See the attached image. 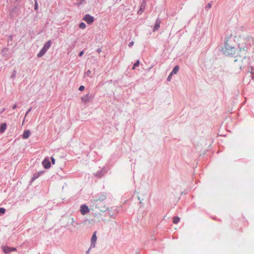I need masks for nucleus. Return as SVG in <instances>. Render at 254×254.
I'll list each match as a JSON object with an SVG mask.
<instances>
[{
  "instance_id": "11",
  "label": "nucleus",
  "mask_w": 254,
  "mask_h": 254,
  "mask_svg": "<svg viewBox=\"0 0 254 254\" xmlns=\"http://www.w3.org/2000/svg\"><path fill=\"white\" fill-rule=\"evenodd\" d=\"M47 50L46 49H45V48H44L43 47V48L41 49L40 52L38 54L37 56L39 58L42 57L45 54V53L47 52Z\"/></svg>"
},
{
  "instance_id": "20",
  "label": "nucleus",
  "mask_w": 254,
  "mask_h": 254,
  "mask_svg": "<svg viewBox=\"0 0 254 254\" xmlns=\"http://www.w3.org/2000/svg\"><path fill=\"white\" fill-rule=\"evenodd\" d=\"M5 210L3 208H0V215L5 213Z\"/></svg>"
},
{
  "instance_id": "3",
  "label": "nucleus",
  "mask_w": 254,
  "mask_h": 254,
  "mask_svg": "<svg viewBox=\"0 0 254 254\" xmlns=\"http://www.w3.org/2000/svg\"><path fill=\"white\" fill-rule=\"evenodd\" d=\"M80 211L82 215H84L89 212V209L86 205L83 204L80 207Z\"/></svg>"
},
{
  "instance_id": "12",
  "label": "nucleus",
  "mask_w": 254,
  "mask_h": 254,
  "mask_svg": "<svg viewBox=\"0 0 254 254\" xmlns=\"http://www.w3.org/2000/svg\"><path fill=\"white\" fill-rule=\"evenodd\" d=\"M160 24V21L158 20H157L156 21V23H155L154 29H153L154 31L157 30L159 28Z\"/></svg>"
},
{
  "instance_id": "2",
  "label": "nucleus",
  "mask_w": 254,
  "mask_h": 254,
  "mask_svg": "<svg viewBox=\"0 0 254 254\" xmlns=\"http://www.w3.org/2000/svg\"><path fill=\"white\" fill-rule=\"evenodd\" d=\"M82 19L83 20L85 21L86 22V23L88 24H92L94 21V17L92 16H91L88 14H85L83 16Z\"/></svg>"
},
{
  "instance_id": "10",
  "label": "nucleus",
  "mask_w": 254,
  "mask_h": 254,
  "mask_svg": "<svg viewBox=\"0 0 254 254\" xmlns=\"http://www.w3.org/2000/svg\"><path fill=\"white\" fill-rule=\"evenodd\" d=\"M7 125L6 123H3L1 126L0 127V132L1 133H3L5 129H6Z\"/></svg>"
},
{
  "instance_id": "17",
  "label": "nucleus",
  "mask_w": 254,
  "mask_h": 254,
  "mask_svg": "<svg viewBox=\"0 0 254 254\" xmlns=\"http://www.w3.org/2000/svg\"><path fill=\"white\" fill-rule=\"evenodd\" d=\"M86 25L84 22H81L79 25V27L82 29H84L86 28Z\"/></svg>"
},
{
  "instance_id": "21",
  "label": "nucleus",
  "mask_w": 254,
  "mask_h": 254,
  "mask_svg": "<svg viewBox=\"0 0 254 254\" xmlns=\"http://www.w3.org/2000/svg\"><path fill=\"white\" fill-rule=\"evenodd\" d=\"M85 87L83 85H81L79 88V90L83 91Z\"/></svg>"
},
{
  "instance_id": "23",
  "label": "nucleus",
  "mask_w": 254,
  "mask_h": 254,
  "mask_svg": "<svg viewBox=\"0 0 254 254\" xmlns=\"http://www.w3.org/2000/svg\"><path fill=\"white\" fill-rule=\"evenodd\" d=\"M51 160H52L53 164H55V159L53 157H51Z\"/></svg>"
},
{
  "instance_id": "15",
  "label": "nucleus",
  "mask_w": 254,
  "mask_h": 254,
  "mask_svg": "<svg viewBox=\"0 0 254 254\" xmlns=\"http://www.w3.org/2000/svg\"><path fill=\"white\" fill-rule=\"evenodd\" d=\"M144 7H145L144 5H143V4H142L140 6V9L137 11V14H142V13L143 12V11L144 10Z\"/></svg>"
},
{
  "instance_id": "24",
  "label": "nucleus",
  "mask_w": 254,
  "mask_h": 254,
  "mask_svg": "<svg viewBox=\"0 0 254 254\" xmlns=\"http://www.w3.org/2000/svg\"><path fill=\"white\" fill-rule=\"evenodd\" d=\"M91 73V71L88 70L86 73H85V75H87V76H88L89 75V74Z\"/></svg>"
},
{
  "instance_id": "5",
  "label": "nucleus",
  "mask_w": 254,
  "mask_h": 254,
  "mask_svg": "<svg viewBox=\"0 0 254 254\" xmlns=\"http://www.w3.org/2000/svg\"><path fill=\"white\" fill-rule=\"evenodd\" d=\"M2 249L4 253L5 254L9 253L10 252H14L16 251V249L15 248H11L8 247H4L2 248Z\"/></svg>"
},
{
  "instance_id": "4",
  "label": "nucleus",
  "mask_w": 254,
  "mask_h": 254,
  "mask_svg": "<svg viewBox=\"0 0 254 254\" xmlns=\"http://www.w3.org/2000/svg\"><path fill=\"white\" fill-rule=\"evenodd\" d=\"M42 165L45 169H49L51 166V162L47 158H45L42 161Z\"/></svg>"
},
{
  "instance_id": "30",
  "label": "nucleus",
  "mask_w": 254,
  "mask_h": 254,
  "mask_svg": "<svg viewBox=\"0 0 254 254\" xmlns=\"http://www.w3.org/2000/svg\"><path fill=\"white\" fill-rule=\"evenodd\" d=\"M208 6H209V7H211V5H210V4L208 5Z\"/></svg>"
},
{
  "instance_id": "14",
  "label": "nucleus",
  "mask_w": 254,
  "mask_h": 254,
  "mask_svg": "<svg viewBox=\"0 0 254 254\" xmlns=\"http://www.w3.org/2000/svg\"><path fill=\"white\" fill-rule=\"evenodd\" d=\"M179 69V66L178 65H176L173 68L172 71L171 72L172 74H176Z\"/></svg>"
},
{
  "instance_id": "18",
  "label": "nucleus",
  "mask_w": 254,
  "mask_h": 254,
  "mask_svg": "<svg viewBox=\"0 0 254 254\" xmlns=\"http://www.w3.org/2000/svg\"><path fill=\"white\" fill-rule=\"evenodd\" d=\"M41 173H38L36 175H34V176L33 177L32 179V181H34L36 179H37L39 176H40V175H41Z\"/></svg>"
},
{
  "instance_id": "19",
  "label": "nucleus",
  "mask_w": 254,
  "mask_h": 254,
  "mask_svg": "<svg viewBox=\"0 0 254 254\" xmlns=\"http://www.w3.org/2000/svg\"><path fill=\"white\" fill-rule=\"evenodd\" d=\"M139 64H140L139 61L137 60L136 61V62L134 64L132 69H134L136 67L138 66L139 65Z\"/></svg>"
},
{
  "instance_id": "26",
  "label": "nucleus",
  "mask_w": 254,
  "mask_h": 254,
  "mask_svg": "<svg viewBox=\"0 0 254 254\" xmlns=\"http://www.w3.org/2000/svg\"><path fill=\"white\" fill-rule=\"evenodd\" d=\"M83 53H84L83 51H81L79 54V56L81 57L83 55Z\"/></svg>"
},
{
  "instance_id": "16",
  "label": "nucleus",
  "mask_w": 254,
  "mask_h": 254,
  "mask_svg": "<svg viewBox=\"0 0 254 254\" xmlns=\"http://www.w3.org/2000/svg\"><path fill=\"white\" fill-rule=\"evenodd\" d=\"M180 221V218L179 217L176 216L173 218V223L174 224H177Z\"/></svg>"
},
{
  "instance_id": "6",
  "label": "nucleus",
  "mask_w": 254,
  "mask_h": 254,
  "mask_svg": "<svg viewBox=\"0 0 254 254\" xmlns=\"http://www.w3.org/2000/svg\"><path fill=\"white\" fill-rule=\"evenodd\" d=\"M97 241V237H96V232H94L91 240V246H93V247H95V242Z\"/></svg>"
},
{
  "instance_id": "9",
  "label": "nucleus",
  "mask_w": 254,
  "mask_h": 254,
  "mask_svg": "<svg viewBox=\"0 0 254 254\" xmlns=\"http://www.w3.org/2000/svg\"><path fill=\"white\" fill-rule=\"evenodd\" d=\"M90 98L89 94H86L81 97V100L85 103L89 102L90 101Z\"/></svg>"
},
{
  "instance_id": "27",
  "label": "nucleus",
  "mask_w": 254,
  "mask_h": 254,
  "mask_svg": "<svg viewBox=\"0 0 254 254\" xmlns=\"http://www.w3.org/2000/svg\"><path fill=\"white\" fill-rule=\"evenodd\" d=\"M35 9H37V2L35 3Z\"/></svg>"
},
{
  "instance_id": "7",
  "label": "nucleus",
  "mask_w": 254,
  "mask_h": 254,
  "mask_svg": "<svg viewBox=\"0 0 254 254\" xmlns=\"http://www.w3.org/2000/svg\"><path fill=\"white\" fill-rule=\"evenodd\" d=\"M102 215L101 213H95L94 215H93V216H94V221L95 222H99L101 221V216Z\"/></svg>"
},
{
  "instance_id": "29",
  "label": "nucleus",
  "mask_w": 254,
  "mask_h": 254,
  "mask_svg": "<svg viewBox=\"0 0 254 254\" xmlns=\"http://www.w3.org/2000/svg\"><path fill=\"white\" fill-rule=\"evenodd\" d=\"M30 109H29V110H28V112L27 113L26 115H27V114H28V113L29 112H30Z\"/></svg>"
},
{
  "instance_id": "25",
  "label": "nucleus",
  "mask_w": 254,
  "mask_h": 254,
  "mask_svg": "<svg viewBox=\"0 0 254 254\" xmlns=\"http://www.w3.org/2000/svg\"><path fill=\"white\" fill-rule=\"evenodd\" d=\"M133 44H134V42H130V43H129V44H128V46L130 47H131L132 46H133Z\"/></svg>"
},
{
  "instance_id": "22",
  "label": "nucleus",
  "mask_w": 254,
  "mask_h": 254,
  "mask_svg": "<svg viewBox=\"0 0 254 254\" xmlns=\"http://www.w3.org/2000/svg\"><path fill=\"white\" fill-rule=\"evenodd\" d=\"M172 75H173V74H172V73H171L170 74V75H169V76L167 78V80L168 81H170L171 80Z\"/></svg>"
},
{
  "instance_id": "28",
  "label": "nucleus",
  "mask_w": 254,
  "mask_h": 254,
  "mask_svg": "<svg viewBox=\"0 0 254 254\" xmlns=\"http://www.w3.org/2000/svg\"><path fill=\"white\" fill-rule=\"evenodd\" d=\"M16 104H14V105L13 106V107H12V109H14L16 108Z\"/></svg>"
},
{
  "instance_id": "1",
  "label": "nucleus",
  "mask_w": 254,
  "mask_h": 254,
  "mask_svg": "<svg viewBox=\"0 0 254 254\" xmlns=\"http://www.w3.org/2000/svg\"><path fill=\"white\" fill-rule=\"evenodd\" d=\"M248 39L241 40L239 43L238 49L236 50L235 38L231 36L227 37L225 43V47L223 49L224 54L229 56H234L235 58H245L247 53L248 46L247 42Z\"/></svg>"
},
{
  "instance_id": "8",
  "label": "nucleus",
  "mask_w": 254,
  "mask_h": 254,
  "mask_svg": "<svg viewBox=\"0 0 254 254\" xmlns=\"http://www.w3.org/2000/svg\"><path fill=\"white\" fill-rule=\"evenodd\" d=\"M30 131L29 130H25L23 133L22 137L23 139H27L28 138L30 135Z\"/></svg>"
},
{
  "instance_id": "13",
  "label": "nucleus",
  "mask_w": 254,
  "mask_h": 254,
  "mask_svg": "<svg viewBox=\"0 0 254 254\" xmlns=\"http://www.w3.org/2000/svg\"><path fill=\"white\" fill-rule=\"evenodd\" d=\"M51 44V41L50 40H49L45 43L43 48H45V49H46L47 50H48L49 49V48L50 47Z\"/></svg>"
}]
</instances>
